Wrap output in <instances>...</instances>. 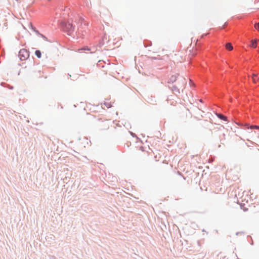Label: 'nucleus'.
Returning <instances> with one entry per match:
<instances>
[{
    "mask_svg": "<svg viewBox=\"0 0 259 259\" xmlns=\"http://www.w3.org/2000/svg\"><path fill=\"white\" fill-rule=\"evenodd\" d=\"M75 23L77 25V29L75 33L78 37H82L88 34V24L84 21L83 19L79 18Z\"/></svg>",
    "mask_w": 259,
    "mask_h": 259,
    "instance_id": "obj_1",
    "label": "nucleus"
},
{
    "mask_svg": "<svg viewBox=\"0 0 259 259\" xmlns=\"http://www.w3.org/2000/svg\"><path fill=\"white\" fill-rule=\"evenodd\" d=\"M29 56V52L27 50L23 49L19 53V57L21 60H26Z\"/></svg>",
    "mask_w": 259,
    "mask_h": 259,
    "instance_id": "obj_2",
    "label": "nucleus"
},
{
    "mask_svg": "<svg viewBox=\"0 0 259 259\" xmlns=\"http://www.w3.org/2000/svg\"><path fill=\"white\" fill-rule=\"evenodd\" d=\"M75 25H73L72 23L68 22L65 25L64 30L67 31L69 35L72 34L73 32L75 30Z\"/></svg>",
    "mask_w": 259,
    "mask_h": 259,
    "instance_id": "obj_3",
    "label": "nucleus"
},
{
    "mask_svg": "<svg viewBox=\"0 0 259 259\" xmlns=\"http://www.w3.org/2000/svg\"><path fill=\"white\" fill-rule=\"evenodd\" d=\"M113 123L110 121H105L101 123L100 126L102 130L107 131L109 129L110 126H112Z\"/></svg>",
    "mask_w": 259,
    "mask_h": 259,
    "instance_id": "obj_4",
    "label": "nucleus"
},
{
    "mask_svg": "<svg viewBox=\"0 0 259 259\" xmlns=\"http://www.w3.org/2000/svg\"><path fill=\"white\" fill-rule=\"evenodd\" d=\"M137 155L140 157L144 158L149 155V153L147 151H146L144 149V147L141 146L139 150L137 152Z\"/></svg>",
    "mask_w": 259,
    "mask_h": 259,
    "instance_id": "obj_5",
    "label": "nucleus"
},
{
    "mask_svg": "<svg viewBox=\"0 0 259 259\" xmlns=\"http://www.w3.org/2000/svg\"><path fill=\"white\" fill-rule=\"evenodd\" d=\"M100 16H103L105 17L109 18L111 17V14L110 12H109V10L106 8H104L102 10V12H100Z\"/></svg>",
    "mask_w": 259,
    "mask_h": 259,
    "instance_id": "obj_6",
    "label": "nucleus"
},
{
    "mask_svg": "<svg viewBox=\"0 0 259 259\" xmlns=\"http://www.w3.org/2000/svg\"><path fill=\"white\" fill-rule=\"evenodd\" d=\"M257 75L256 74L253 73L252 75V78L253 82L254 83H256L257 81H259V78L257 77Z\"/></svg>",
    "mask_w": 259,
    "mask_h": 259,
    "instance_id": "obj_7",
    "label": "nucleus"
},
{
    "mask_svg": "<svg viewBox=\"0 0 259 259\" xmlns=\"http://www.w3.org/2000/svg\"><path fill=\"white\" fill-rule=\"evenodd\" d=\"M257 39H255L251 40L250 47L253 48H255L257 46Z\"/></svg>",
    "mask_w": 259,
    "mask_h": 259,
    "instance_id": "obj_8",
    "label": "nucleus"
},
{
    "mask_svg": "<svg viewBox=\"0 0 259 259\" xmlns=\"http://www.w3.org/2000/svg\"><path fill=\"white\" fill-rule=\"evenodd\" d=\"M225 47H226V49H227L229 51H231L233 49V47L231 43H227Z\"/></svg>",
    "mask_w": 259,
    "mask_h": 259,
    "instance_id": "obj_9",
    "label": "nucleus"
},
{
    "mask_svg": "<svg viewBox=\"0 0 259 259\" xmlns=\"http://www.w3.org/2000/svg\"><path fill=\"white\" fill-rule=\"evenodd\" d=\"M217 116L221 119H222V120H225L226 121L227 120V117L223 115V114H217Z\"/></svg>",
    "mask_w": 259,
    "mask_h": 259,
    "instance_id": "obj_10",
    "label": "nucleus"
},
{
    "mask_svg": "<svg viewBox=\"0 0 259 259\" xmlns=\"http://www.w3.org/2000/svg\"><path fill=\"white\" fill-rule=\"evenodd\" d=\"M35 54L38 58L41 57V53L39 50H36L35 52Z\"/></svg>",
    "mask_w": 259,
    "mask_h": 259,
    "instance_id": "obj_11",
    "label": "nucleus"
},
{
    "mask_svg": "<svg viewBox=\"0 0 259 259\" xmlns=\"http://www.w3.org/2000/svg\"><path fill=\"white\" fill-rule=\"evenodd\" d=\"M254 27L259 31V22L254 24Z\"/></svg>",
    "mask_w": 259,
    "mask_h": 259,
    "instance_id": "obj_12",
    "label": "nucleus"
},
{
    "mask_svg": "<svg viewBox=\"0 0 259 259\" xmlns=\"http://www.w3.org/2000/svg\"><path fill=\"white\" fill-rule=\"evenodd\" d=\"M258 127H259V126H257V125H251L249 127V128H250L251 129H253V128L258 129Z\"/></svg>",
    "mask_w": 259,
    "mask_h": 259,
    "instance_id": "obj_13",
    "label": "nucleus"
},
{
    "mask_svg": "<svg viewBox=\"0 0 259 259\" xmlns=\"http://www.w3.org/2000/svg\"><path fill=\"white\" fill-rule=\"evenodd\" d=\"M258 130H259V127H258Z\"/></svg>",
    "mask_w": 259,
    "mask_h": 259,
    "instance_id": "obj_14",
    "label": "nucleus"
}]
</instances>
